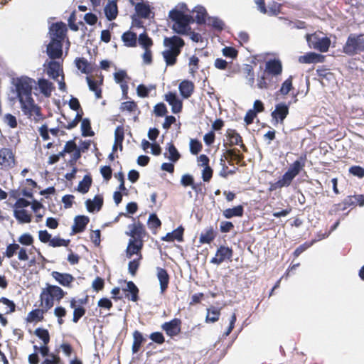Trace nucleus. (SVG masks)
Wrapping results in <instances>:
<instances>
[{"instance_id": "37998d69", "label": "nucleus", "mask_w": 364, "mask_h": 364, "mask_svg": "<svg viewBox=\"0 0 364 364\" xmlns=\"http://www.w3.org/2000/svg\"><path fill=\"white\" fill-rule=\"evenodd\" d=\"M34 334L38 337L40 339L42 340L44 345H47L50 341V335L49 332L47 329L42 328H37L35 331Z\"/></svg>"}, {"instance_id": "6ab92c4d", "label": "nucleus", "mask_w": 364, "mask_h": 364, "mask_svg": "<svg viewBox=\"0 0 364 364\" xmlns=\"http://www.w3.org/2000/svg\"><path fill=\"white\" fill-rule=\"evenodd\" d=\"M178 90L181 95L184 99H188L193 92L194 85L191 81L185 80L179 84Z\"/></svg>"}, {"instance_id": "7c9ffc66", "label": "nucleus", "mask_w": 364, "mask_h": 364, "mask_svg": "<svg viewBox=\"0 0 364 364\" xmlns=\"http://www.w3.org/2000/svg\"><path fill=\"white\" fill-rule=\"evenodd\" d=\"M122 40L126 46L135 47L136 46L137 36L135 33L127 31L122 34Z\"/></svg>"}, {"instance_id": "2eb2a0df", "label": "nucleus", "mask_w": 364, "mask_h": 364, "mask_svg": "<svg viewBox=\"0 0 364 364\" xmlns=\"http://www.w3.org/2000/svg\"><path fill=\"white\" fill-rule=\"evenodd\" d=\"M51 276L56 282L63 287H69L74 280L73 275L68 273H61L57 271H53L51 273Z\"/></svg>"}, {"instance_id": "79ce46f5", "label": "nucleus", "mask_w": 364, "mask_h": 364, "mask_svg": "<svg viewBox=\"0 0 364 364\" xmlns=\"http://www.w3.org/2000/svg\"><path fill=\"white\" fill-rule=\"evenodd\" d=\"M81 131L83 136H92L94 135V132L91 129L90 122L87 118L82 120Z\"/></svg>"}, {"instance_id": "2f4dec72", "label": "nucleus", "mask_w": 364, "mask_h": 364, "mask_svg": "<svg viewBox=\"0 0 364 364\" xmlns=\"http://www.w3.org/2000/svg\"><path fill=\"white\" fill-rule=\"evenodd\" d=\"M46 289L53 299L57 301L61 300L65 294V292L58 286L48 284Z\"/></svg>"}, {"instance_id": "338daca9", "label": "nucleus", "mask_w": 364, "mask_h": 364, "mask_svg": "<svg viewBox=\"0 0 364 364\" xmlns=\"http://www.w3.org/2000/svg\"><path fill=\"white\" fill-rule=\"evenodd\" d=\"M20 248L19 245L16 243L9 244L6 250L5 255L8 258H11L14 256L17 250Z\"/></svg>"}, {"instance_id": "e2e57ef3", "label": "nucleus", "mask_w": 364, "mask_h": 364, "mask_svg": "<svg viewBox=\"0 0 364 364\" xmlns=\"http://www.w3.org/2000/svg\"><path fill=\"white\" fill-rule=\"evenodd\" d=\"M18 242L23 245H31L33 242V238L29 233H24L18 238Z\"/></svg>"}, {"instance_id": "bf43d9fd", "label": "nucleus", "mask_w": 364, "mask_h": 364, "mask_svg": "<svg viewBox=\"0 0 364 364\" xmlns=\"http://www.w3.org/2000/svg\"><path fill=\"white\" fill-rule=\"evenodd\" d=\"M223 55L225 57L234 59L237 55V50L233 47L226 46L223 49Z\"/></svg>"}, {"instance_id": "6e6d98bb", "label": "nucleus", "mask_w": 364, "mask_h": 364, "mask_svg": "<svg viewBox=\"0 0 364 364\" xmlns=\"http://www.w3.org/2000/svg\"><path fill=\"white\" fill-rule=\"evenodd\" d=\"M280 4L272 1L268 4L266 14L269 16H276L279 13Z\"/></svg>"}, {"instance_id": "b1692460", "label": "nucleus", "mask_w": 364, "mask_h": 364, "mask_svg": "<svg viewBox=\"0 0 364 364\" xmlns=\"http://www.w3.org/2000/svg\"><path fill=\"white\" fill-rule=\"evenodd\" d=\"M28 103H31V106L25 104L21 107L23 114L28 117H31L33 114L38 117H41V114L40 107L35 105L34 100H31Z\"/></svg>"}, {"instance_id": "6e6552de", "label": "nucleus", "mask_w": 364, "mask_h": 364, "mask_svg": "<svg viewBox=\"0 0 364 364\" xmlns=\"http://www.w3.org/2000/svg\"><path fill=\"white\" fill-rule=\"evenodd\" d=\"M66 31V25L63 22L53 23L49 28L51 39L59 40L60 42L64 40Z\"/></svg>"}, {"instance_id": "9d476101", "label": "nucleus", "mask_w": 364, "mask_h": 364, "mask_svg": "<svg viewBox=\"0 0 364 364\" xmlns=\"http://www.w3.org/2000/svg\"><path fill=\"white\" fill-rule=\"evenodd\" d=\"M232 257V250L228 247L220 246L216 252L215 256L213 257L210 262L215 264H220L225 259H230Z\"/></svg>"}, {"instance_id": "49530a36", "label": "nucleus", "mask_w": 364, "mask_h": 364, "mask_svg": "<svg viewBox=\"0 0 364 364\" xmlns=\"http://www.w3.org/2000/svg\"><path fill=\"white\" fill-rule=\"evenodd\" d=\"M43 311L36 309L30 311L27 316V321L33 322L34 321H41L43 318Z\"/></svg>"}, {"instance_id": "c85d7f7f", "label": "nucleus", "mask_w": 364, "mask_h": 364, "mask_svg": "<svg viewBox=\"0 0 364 364\" xmlns=\"http://www.w3.org/2000/svg\"><path fill=\"white\" fill-rule=\"evenodd\" d=\"M38 85L42 94L46 97H49L53 89V83L45 78L38 80Z\"/></svg>"}, {"instance_id": "c756f323", "label": "nucleus", "mask_w": 364, "mask_h": 364, "mask_svg": "<svg viewBox=\"0 0 364 364\" xmlns=\"http://www.w3.org/2000/svg\"><path fill=\"white\" fill-rule=\"evenodd\" d=\"M135 11L139 16L144 18H149L151 14L149 5L143 1L139 2L135 5Z\"/></svg>"}, {"instance_id": "ea45409f", "label": "nucleus", "mask_w": 364, "mask_h": 364, "mask_svg": "<svg viewBox=\"0 0 364 364\" xmlns=\"http://www.w3.org/2000/svg\"><path fill=\"white\" fill-rule=\"evenodd\" d=\"M331 41L328 37L320 38L317 41L316 46H314V49L319 50L320 52H326L330 46Z\"/></svg>"}, {"instance_id": "0e129e2a", "label": "nucleus", "mask_w": 364, "mask_h": 364, "mask_svg": "<svg viewBox=\"0 0 364 364\" xmlns=\"http://www.w3.org/2000/svg\"><path fill=\"white\" fill-rule=\"evenodd\" d=\"M85 314V309L82 306L75 308L73 311V321L77 323L80 318H82Z\"/></svg>"}, {"instance_id": "cd10ccee", "label": "nucleus", "mask_w": 364, "mask_h": 364, "mask_svg": "<svg viewBox=\"0 0 364 364\" xmlns=\"http://www.w3.org/2000/svg\"><path fill=\"white\" fill-rule=\"evenodd\" d=\"M166 150L168 153V155L167 152H165L164 154V157L167 158L171 162L175 163L180 159L181 155L179 152L171 142L168 143Z\"/></svg>"}, {"instance_id": "393cba45", "label": "nucleus", "mask_w": 364, "mask_h": 364, "mask_svg": "<svg viewBox=\"0 0 364 364\" xmlns=\"http://www.w3.org/2000/svg\"><path fill=\"white\" fill-rule=\"evenodd\" d=\"M243 213L244 208L242 205H239L232 208H227L223 212V216L227 219H230L233 217H241L243 215Z\"/></svg>"}, {"instance_id": "ddd939ff", "label": "nucleus", "mask_w": 364, "mask_h": 364, "mask_svg": "<svg viewBox=\"0 0 364 364\" xmlns=\"http://www.w3.org/2000/svg\"><path fill=\"white\" fill-rule=\"evenodd\" d=\"M165 100L171 106V111L174 114L179 113L182 109V101L178 97L176 93L169 92L165 95Z\"/></svg>"}, {"instance_id": "aec40b11", "label": "nucleus", "mask_w": 364, "mask_h": 364, "mask_svg": "<svg viewBox=\"0 0 364 364\" xmlns=\"http://www.w3.org/2000/svg\"><path fill=\"white\" fill-rule=\"evenodd\" d=\"M183 228L182 226H179L172 232H168L164 237L161 238V240L168 242H173L174 240L181 242L183 241Z\"/></svg>"}, {"instance_id": "58836bf2", "label": "nucleus", "mask_w": 364, "mask_h": 364, "mask_svg": "<svg viewBox=\"0 0 364 364\" xmlns=\"http://www.w3.org/2000/svg\"><path fill=\"white\" fill-rule=\"evenodd\" d=\"M208 25L218 31L223 30L225 26L224 22L220 18L215 16H210L208 18Z\"/></svg>"}, {"instance_id": "69168bd1", "label": "nucleus", "mask_w": 364, "mask_h": 364, "mask_svg": "<svg viewBox=\"0 0 364 364\" xmlns=\"http://www.w3.org/2000/svg\"><path fill=\"white\" fill-rule=\"evenodd\" d=\"M139 260L140 259H139V258L134 259L130 261L128 264L129 272L133 276L136 274V272L139 267Z\"/></svg>"}, {"instance_id": "bb28decb", "label": "nucleus", "mask_w": 364, "mask_h": 364, "mask_svg": "<svg viewBox=\"0 0 364 364\" xmlns=\"http://www.w3.org/2000/svg\"><path fill=\"white\" fill-rule=\"evenodd\" d=\"M104 11L106 18L109 21L115 19L118 13L117 4L114 1L108 2L105 7Z\"/></svg>"}, {"instance_id": "3c124183", "label": "nucleus", "mask_w": 364, "mask_h": 364, "mask_svg": "<svg viewBox=\"0 0 364 364\" xmlns=\"http://www.w3.org/2000/svg\"><path fill=\"white\" fill-rule=\"evenodd\" d=\"M70 240H65L59 237H54L50 241L49 245L53 247H67L70 244Z\"/></svg>"}, {"instance_id": "4be33fe9", "label": "nucleus", "mask_w": 364, "mask_h": 364, "mask_svg": "<svg viewBox=\"0 0 364 364\" xmlns=\"http://www.w3.org/2000/svg\"><path fill=\"white\" fill-rule=\"evenodd\" d=\"M62 71L61 65L58 62L51 60L48 63L46 74L51 78L57 80Z\"/></svg>"}, {"instance_id": "f3484780", "label": "nucleus", "mask_w": 364, "mask_h": 364, "mask_svg": "<svg viewBox=\"0 0 364 364\" xmlns=\"http://www.w3.org/2000/svg\"><path fill=\"white\" fill-rule=\"evenodd\" d=\"M90 219L85 215H77L74 219V225L72 227L74 233H80L85 230Z\"/></svg>"}, {"instance_id": "4468645a", "label": "nucleus", "mask_w": 364, "mask_h": 364, "mask_svg": "<svg viewBox=\"0 0 364 364\" xmlns=\"http://www.w3.org/2000/svg\"><path fill=\"white\" fill-rule=\"evenodd\" d=\"M265 73L273 76L280 75L282 73V65L279 59H272L266 62Z\"/></svg>"}, {"instance_id": "c9c22d12", "label": "nucleus", "mask_w": 364, "mask_h": 364, "mask_svg": "<svg viewBox=\"0 0 364 364\" xmlns=\"http://www.w3.org/2000/svg\"><path fill=\"white\" fill-rule=\"evenodd\" d=\"M220 314V309L213 306H210L207 309V315L205 318L206 322L215 323L219 319Z\"/></svg>"}, {"instance_id": "412c9836", "label": "nucleus", "mask_w": 364, "mask_h": 364, "mask_svg": "<svg viewBox=\"0 0 364 364\" xmlns=\"http://www.w3.org/2000/svg\"><path fill=\"white\" fill-rule=\"evenodd\" d=\"M322 58H323V56L316 53H308L306 55H301L299 57V62L300 63H306V64H310V63H316L321 62Z\"/></svg>"}, {"instance_id": "774afa93", "label": "nucleus", "mask_w": 364, "mask_h": 364, "mask_svg": "<svg viewBox=\"0 0 364 364\" xmlns=\"http://www.w3.org/2000/svg\"><path fill=\"white\" fill-rule=\"evenodd\" d=\"M149 338L151 341L158 344H162L165 341V338L163 333L158 331L151 333Z\"/></svg>"}, {"instance_id": "f257e3e1", "label": "nucleus", "mask_w": 364, "mask_h": 364, "mask_svg": "<svg viewBox=\"0 0 364 364\" xmlns=\"http://www.w3.org/2000/svg\"><path fill=\"white\" fill-rule=\"evenodd\" d=\"M184 41L179 36L165 37L164 46L167 48L162 52V56L166 62V66H173L177 61V57L184 46Z\"/></svg>"}, {"instance_id": "9b49d317", "label": "nucleus", "mask_w": 364, "mask_h": 364, "mask_svg": "<svg viewBox=\"0 0 364 364\" xmlns=\"http://www.w3.org/2000/svg\"><path fill=\"white\" fill-rule=\"evenodd\" d=\"M129 231H126L125 234L130 236V238L136 240H143L146 232L144 225L140 222L132 223L128 225Z\"/></svg>"}, {"instance_id": "7ed1b4c3", "label": "nucleus", "mask_w": 364, "mask_h": 364, "mask_svg": "<svg viewBox=\"0 0 364 364\" xmlns=\"http://www.w3.org/2000/svg\"><path fill=\"white\" fill-rule=\"evenodd\" d=\"M364 52V35L350 33L343 46V53L353 56Z\"/></svg>"}, {"instance_id": "f8f14e48", "label": "nucleus", "mask_w": 364, "mask_h": 364, "mask_svg": "<svg viewBox=\"0 0 364 364\" xmlns=\"http://www.w3.org/2000/svg\"><path fill=\"white\" fill-rule=\"evenodd\" d=\"M289 103L281 102L275 106V109L272 112V117L277 122H282L289 114Z\"/></svg>"}, {"instance_id": "4c0bfd02", "label": "nucleus", "mask_w": 364, "mask_h": 364, "mask_svg": "<svg viewBox=\"0 0 364 364\" xmlns=\"http://www.w3.org/2000/svg\"><path fill=\"white\" fill-rule=\"evenodd\" d=\"M40 297L42 303L44 304L46 311H48L53 306L54 299L46 289L42 291Z\"/></svg>"}, {"instance_id": "4d7b16f0", "label": "nucleus", "mask_w": 364, "mask_h": 364, "mask_svg": "<svg viewBox=\"0 0 364 364\" xmlns=\"http://www.w3.org/2000/svg\"><path fill=\"white\" fill-rule=\"evenodd\" d=\"M154 112L157 117H164L167 113V108L164 103L156 104L154 107Z\"/></svg>"}, {"instance_id": "423d86ee", "label": "nucleus", "mask_w": 364, "mask_h": 364, "mask_svg": "<svg viewBox=\"0 0 364 364\" xmlns=\"http://www.w3.org/2000/svg\"><path fill=\"white\" fill-rule=\"evenodd\" d=\"M143 240H136L129 238L127 247L126 248V256L127 258H131L133 255L139 256V259H141L142 256L141 251L143 248Z\"/></svg>"}, {"instance_id": "052dcab7", "label": "nucleus", "mask_w": 364, "mask_h": 364, "mask_svg": "<svg viewBox=\"0 0 364 364\" xmlns=\"http://www.w3.org/2000/svg\"><path fill=\"white\" fill-rule=\"evenodd\" d=\"M349 173L358 178L364 177V168L360 166H353L349 168Z\"/></svg>"}, {"instance_id": "a878e982", "label": "nucleus", "mask_w": 364, "mask_h": 364, "mask_svg": "<svg viewBox=\"0 0 364 364\" xmlns=\"http://www.w3.org/2000/svg\"><path fill=\"white\" fill-rule=\"evenodd\" d=\"M228 137L230 145H240L244 151H246L245 146L242 144L241 136L234 129H228L227 132Z\"/></svg>"}, {"instance_id": "a211bd4d", "label": "nucleus", "mask_w": 364, "mask_h": 364, "mask_svg": "<svg viewBox=\"0 0 364 364\" xmlns=\"http://www.w3.org/2000/svg\"><path fill=\"white\" fill-rule=\"evenodd\" d=\"M103 205V198L97 195L93 200L87 199L85 201V206L88 212L94 213L95 210L99 211Z\"/></svg>"}, {"instance_id": "f03ea898", "label": "nucleus", "mask_w": 364, "mask_h": 364, "mask_svg": "<svg viewBox=\"0 0 364 364\" xmlns=\"http://www.w3.org/2000/svg\"><path fill=\"white\" fill-rule=\"evenodd\" d=\"M33 82L35 81L28 77H21L16 79L15 87L21 107L25 104L31 106V103L28 102L33 100L31 95Z\"/></svg>"}, {"instance_id": "f704fd0d", "label": "nucleus", "mask_w": 364, "mask_h": 364, "mask_svg": "<svg viewBox=\"0 0 364 364\" xmlns=\"http://www.w3.org/2000/svg\"><path fill=\"white\" fill-rule=\"evenodd\" d=\"M133 344L132 350L133 353H136L141 347V343L144 341V338L141 332L135 331L133 333Z\"/></svg>"}, {"instance_id": "de8ad7c7", "label": "nucleus", "mask_w": 364, "mask_h": 364, "mask_svg": "<svg viewBox=\"0 0 364 364\" xmlns=\"http://www.w3.org/2000/svg\"><path fill=\"white\" fill-rule=\"evenodd\" d=\"M292 76H289L282 84L279 92L282 95H287L292 89Z\"/></svg>"}, {"instance_id": "603ef678", "label": "nucleus", "mask_w": 364, "mask_h": 364, "mask_svg": "<svg viewBox=\"0 0 364 364\" xmlns=\"http://www.w3.org/2000/svg\"><path fill=\"white\" fill-rule=\"evenodd\" d=\"M215 238V235L212 229L208 230L205 233L200 235L199 241L202 244H208Z\"/></svg>"}, {"instance_id": "864d4df0", "label": "nucleus", "mask_w": 364, "mask_h": 364, "mask_svg": "<svg viewBox=\"0 0 364 364\" xmlns=\"http://www.w3.org/2000/svg\"><path fill=\"white\" fill-rule=\"evenodd\" d=\"M124 140V128L122 126H118L114 131V141L115 144H119V147L122 149V141Z\"/></svg>"}, {"instance_id": "0eeeda50", "label": "nucleus", "mask_w": 364, "mask_h": 364, "mask_svg": "<svg viewBox=\"0 0 364 364\" xmlns=\"http://www.w3.org/2000/svg\"><path fill=\"white\" fill-rule=\"evenodd\" d=\"M46 53L50 59L61 58L63 55V43L59 40L51 39L46 48Z\"/></svg>"}, {"instance_id": "8fccbe9b", "label": "nucleus", "mask_w": 364, "mask_h": 364, "mask_svg": "<svg viewBox=\"0 0 364 364\" xmlns=\"http://www.w3.org/2000/svg\"><path fill=\"white\" fill-rule=\"evenodd\" d=\"M290 184L288 183V181L283 177L278 180L277 181L274 183H270L269 191H274L277 189L282 188L283 187H288Z\"/></svg>"}, {"instance_id": "473e14b6", "label": "nucleus", "mask_w": 364, "mask_h": 364, "mask_svg": "<svg viewBox=\"0 0 364 364\" xmlns=\"http://www.w3.org/2000/svg\"><path fill=\"white\" fill-rule=\"evenodd\" d=\"M92 178L90 175H85L82 180L80 181L77 190L81 193H86L89 191V189L92 185Z\"/></svg>"}, {"instance_id": "13d9d810", "label": "nucleus", "mask_w": 364, "mask_h": 364, "mask_svg": "<svg viewBox=\"0 0 364 364\" xmlns=\"http://www.w3.org/2000/svg\"><path fill=\"white\" fill-rule=\"evenodd\" d=\"M202 149L201 143L197 139H191L190 141V151L193 154H198Z\"/></svg>"}, {"instance_id": "39448f33", "label": "nucleus", "mask_w": 364, "mask_h": 364, "mask_svg": "<svg viewBox=\"0 0 364 364\" xmlns=\"http://www.w3.org/2000/svg\"><path fill=\"white\" fill-rule=\"evenodd\" d=\"M0 166L3 169H10L15 166V157L9 148H1L0 149Z\"/></svg>"}, {"instance_id": "5701e85b", "label": "nucleus", "mask_w": 364, "mask_h": 364, "mask_svg": "<svg viewBox=\"0 0 364 364\" xmlns=\"http://www.w3.org/2000/svg\"><path fill=\"white\" fill-rule=\"evenodd\" d=\"M14 216L21 224L31 222V215L25 209L14 208Z\"/></svg>"}, {"instance_id": "09e8293b", "label": "nucleus", "mask_w": 364, "mask_h": 364, "mask_svg": "<svg viewBox=\"0 0 364 364\" xmlns=\"http://www.w3.org/2000/svg\"><path fill=\"white\" fill-rule=\"evenodd\" d=\"M225 155L224 156L226 159L230 158V160L237 161V163L243 159V156L239 153V150L235 149L226 150Z\"/></svg>"}, {"instance_id": "1a4fd4ad", "label": "nucleus", "mask_w": 364, "mask_h": 364, "mask_svg": "<svg viewBox=\"0 0 364 364\" xmlns=\"http://www.w3.org/2000/svg\"><path fill=\"white\" fill-rule=\"evenodd\" d=\"M181 321L179 318H173L168 322H165L161 325V328L166 333L171 336H175L181 332Z\"/></svg>"}, {"instance_id": "a18cd8bd", "label": "nucleus", "mask_w": 364, "mask_h": 364, "mask_svg": "<svg viewBox=\"0 0 364 364\" xmlns=\"http://www.w3.org/2000/svg\"><path fill=\"white\" fill-rule=\"evenodd\" d=\"M138 41L139 45L144 49H149L153 44L151 38L148 36L146 32H144L139 36Z\"/></svg>"}, {"instance_id": "dca6fc26", "label": "nucleus", "mask_w": 364, "mask_h": 364, "mask_svg": "<svg viewBox=\"0 0 364 364\" xmlns=\"http://www.w3.org/2000/svg\"><path fill=\"white\" fill-rule=\"evenodd\" d=\"M156 276L160 284V291L163 294L167 289L169 283V275L167 271L161 267H156Z\"/></svg>"}, {"instance_id": "c03bdc74", "label": "nucleus", "mask_w": 364, "mask_h": 364, "mask_svg": "<svg viewBox=\"0 0 364 364\" xmlns=\"http://www.w3.org/2000/svg\"><path fill=\"white\" fill-rule=\"evenodd\" d=\"M124 291H127L131 293L132 296L130 299L132 301H136L138 300L139 289L133 282L129 281L127 283V288L124 289Z\"/></svg>"}, {"instance_id": "20e7f679", "label": "nucleus", "mask_w": 364, "mask_h": 364, "mask_svg": "<svg viewBox=\"0 0 364 364\" xmlns=\"http://www.w3.org/2000/svg\"><path fill=\"white\" fill-rule=\"evenodd\" d=\"M306 161V155H301L297 160L291 164L288 170L282 176L289 184L291 183L293 179L300 173L305 166Z\"/></svg>"}, {"instance_id": "72a5a7b5", "label": "nucleus", "mask_w": 364, "mask_h": 364, "mask_svg": "<svg viewBox=\"0 0 364 364\" xmlns=\"http://www.w3.org/2000/svg\"><path fill=\"white\" fill-rule=\"evenodd\" d=\"M193 12L196 13V21L198 24L201 25L206 22L205 17L207 16V11L202 6H196Z\"/></svg>"}, {"instance_id": "e433bc0d", "label": "nucleus", "mask_w": 364, "mask_h": 364, "mask_svg": "<svg viewBox=\"0 0 364 364\" xmlns=\"http://www.w3.org/2000/svg\"><path fill=\"white\" fill-rule=\"evenodd\" d=\"M75 63L77 69L82 73L89 74L91 72L90 64L85 58H76Z\"/></svg>"}, {"instance_id": "a19ab883", "label": "nucleus", "mask_w": 364, "mask_h": 364, "mask_svg": "<svg viewBox=\"0 0 364 364\" xmlns=\"http://www.w3.org/2000/svg\"><path fill=\"white\" fill-rule=\"evenodd\" d=\"M172 29L178 34L186 35L188 31L191 29V28L188 27L183 23V21L180 20L178 21L174 22L172 26Z\"/></svg>"}, {"instance_id": "680f3d73", "label": "nucleus", "mask_w": 364, "mask_h": 364, "mask_svg": "<svg viewBox=\"0 0 364 364\" xmlns=\"http://www.w3.org/2000/svg\"><path fill=\"white\" fill-rule=\"evenodd\" d=\"M313 245V242H306L299 245L294 252L293 255L295 257H299L303 252L309 249Z\"/></svg>"}, {"instance_id": "5fc2aeb1", "label": "nucleus", "mask_w": 364, "mask_h": 364, "mask_svg": "<svg viewBox=\"0 0 364 364\" xmlns=\"http://www.w3.org/2000/svg\"><path fill=\"white\" fill-rule=\"evenodd\" d=\"M161 225V220L155 213L149 215L148 219V226L150 229H156Z\"/></svg>"}]
</instances>
